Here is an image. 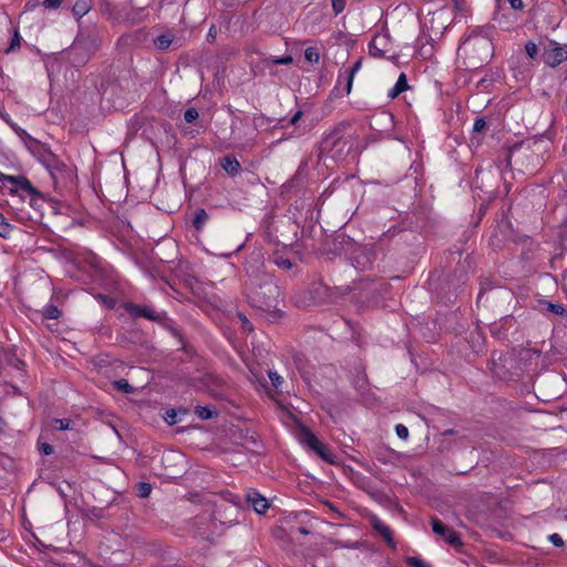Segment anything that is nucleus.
Segmentation results:
<instances>
[{"label":"nucleus","mask_w":567,"mask_h":567,"mask_svg":"<svg viewBox=\"0 0 567 567\" xmlns=\"http://www.w3.org/2000/svg\"><path fill=\"white\" fill-rule=\"evenodd\" d=\"M14 130H16L17 132H19V133H25V131H24V130H22V128H20V127H14Z\"/></svg>","instance_id":"obj_57"},{"label":"nucleus","mask_w":567,"mask_h":567,"mask_svg":"<svg viewBox=\"0 0 567 567\" xmlns=\"http://www.w3.org/2000/svg\"><path fill=\"white\" fill-rule=\"evenodd\" d=\"M287 254H292L293 257H286V261H285V265H286V270H290L292 268H297L298 265H297V259L299 261L302 260L301 256H300V252H299V246H295V247H291L289 250L286 248V255Z\"/></svg>","instance_id":"obj_19"},{"label":"nucleus","mask_w":567,"mask_h":567,"mask_svg":"<svg viewBox=\"0 0 567 567\" xmlns=\"http://www.w3.org/2000/svg\"><path fill=\"white\" fill-rule=\"evenodd\" d=\"M198 536H199V537H202V538H206V537H208V536H209V534H208V533H206V532H199V533H198Z\"/></svg>","instance_id":"obj_52"},{"label":"nucleus","mask_w":567,"mask_h":567,"mask_svg":"<svg viewBox=\"0 0 567 567\" xmlns=\"http://www.w3.org/2000/svg\"><path fill=\"white\" fill-rule=\"evenodd\" d=\"M288 417L295 422L290 427L293 437L306 449L318 455L327 463H334L333 453L303 424L297 421L293 414L286 409V426H288Z\"/></svg>","instance_id":"obj_2"},{"label":"nucleus","mask_w":567,"mask_h":567,"mask_svg":"<svg viewBox=\"0 0 567 567\" xmlns=\"http://www.w3.org/2000/svg\"><path fill=\"white\" fill-rule=\"evenodd\" d=\"M307 105L305 104L301 107H298L295 112L291 113V116L288 121H286V141L292 138H299L307 134L308 125L302 121V116L305 114V109Z\"/></svg>","instance_id":"obj_5"},{"label":"nucleus","mask_w":567,"mask_h":567,"mask_svg":"<svg viewBox=\"0 0 567 567\" xmlns=\"http://www.w3.org/2000/svg\"><path fill=\"white\" fill-rule=\"evenodd\" d=\"M307 167H308V164L306 162L301 163L299 165L295 176L289 181L288 185L286 184V188L287 187H289V188L297 187L300 184H302L305 182V179L307 178Z\"/></svg>","instance_id":"obj_17"},{"label":"nucleus","mask_w":567,"mask_h":567,"mask_svg":"<svg viewBox=\"0 0 567 567\" xmlns=\"http://www.w3.org/2000/svg\"><path fill=\"white\" fill-rule=\"evenodd\" d=\"M128 313L134 318H146L152 321H159L162 316L148 306L130 303L126 306Z\"/></svg>","instance_id":"obj_8"},{"label":"nucleus","mask_w":567,"mask_h":567,"mask_svg":"<svg viewBox=\"0 0 567 567\" xmlns=\"http://www.w3.org/2000/svg\"><path fill=\"white\" fill-rule=\"evenodd\" d=\"M20 42H21V38L19 35V32L16 30L14 31V34L10 41V45L8 47V49L6 50L7 53H11L13 51H16L17 49L20 48Z\"/></svg>","instance_id":"obj_32"},{"label":"nucleus","mask_w":567,"mask_h":567,"mask_svg":"<svg viewBox=\"0 0 567 567\" xmlns=\"http://www.w3.org/2000/svg\"><path fill=\"white\" fill-rule=\"evenodd\" d=\"M291 515H293V518H297V515L293 513H290L288 516H286V518L290 517Z\"/></svg>","instance_id":"obj_59"},{"label":"nucleus","mask_w":567,"mask_h":567,"mask_svg":"<svg viewBox=\"0 0 567 567\" xmlns=\"http://www.w3.org/2000/svg\"><path fill=\"white\" fill-rule=\"evenodd\" d=\"M13 230V226L9 224L6 217L0 213V237L9 238Z\"/></svg>","instance_id":"obj_24"},{"label":"nucleus","mask_w":567,"mask_h":567,"mask_svg":"<svg viewBox=\"0 0 567 567\" xmlns=\"http://www.w3.org/2000/svg\"><path fill=\"white\" fill-rule=\"evenodd\" d=\"M525 51H526V54H527L530 59H534V58L537 55L538 48H537V45H536L534 42L528 41V42L525 44Z\"/></svg>","instance_id":"obj_35"},{"label":"nucleus","mask_w":567,"mask_h":567,"mask_svg":"<svg viewBox=\"0 0 567 567\" xmlns=\"http://www.w3.org/2000/svg\"><path fill=\"white\" fill-rule=\"evenodd\" d=\"M61 2V0H43L42 4L45 9H58Z\"/></svg>","instance_id":"obj_41"},{"label":"nucleus","mask_w":567,"mask_h":567,"mask_svg":"<svg viewBox=\"0 0 567 567\" xmlns=\"http://www.w3.org/2000/svg\"><path fill=\"white\" fill-rule=\"evenodd\" d=\"M405 561L411 567H432L430 564H427L423 559H421L419 557H414V556L406 557Z\"/></svg>","instance_id":"obj_31"},{"label":"nucleus","mask_w":567,"mask_h":567,"mask_svg":"<svg viewBox=\"0 0 567 567\" xmlns=\"http://www.w3.org/2000/svg\"><path fill=\"white\" fill-rule=\"evenodd\" d=\"M221 167L230 175L235 176L240 171V164L234 156H225L221 159Z\"/></svg>","instance_id":"obj_18"},{"label":"nucleus","mask_w":567,"mask_h":567,"mask_svg":"<svg viewBox=\"0 0 567 567\" xmlns=\"http://www.w3.org/2000/svg\"><path fill=\"white\" fill-rule=\"evenodd\" d=\"M352 260L353 266L361 271L369 269L373 262L372 254L367 249L360 250Z\"/></svg>","instance_id":"obj_14"},{"label":"nucleus","mask_w":567,"mask_h":567,"mask_svg":"<svg viewBox=\"0 0 567 567\" xmlns=\"http://www.w3.org/2000/svg\"><path fill=\"white\" fill-rule=\"evenodd\" d=\"M274 262L279 267L284 266V256L276 251L274 256Z\"/></svg>","instance_id":"obj_47"},{"label":"nucleus","mask_w":567,"mask_h":567,"mask_svg":"<svg viewBox=\"0 0 567 567\" xmlns=\"http://www.w3.org/2000/svg\"><path fill=\"white\" fill-rule=\"evenodd\" d=\"M173 39L169 34H161L154 39V45L158 50H166L172 44Z\"/></svg>","instance_id":"obj_22"},{"label":"nucleus","mask_w":567,"mask_h":567,"mask_svg":"<svg viewBox=\"0 0 567 567\" xmlns=\"http://www.w3.org/2000/svg\"><path fill=\"white\" fill-rule=\"evenodd\" d=\"M198 118V111L194 107H189L185 111L184 113V120L187 122V123H193L194 121H196Z\"/></svg>","instance_id":"obj_34"},{"label":"nucleus","mask_w":567,"mask_h":567,"mask_svg":"<svg viewBox=\"0 0 567 567\" xmlns=\"http://www.w3.org/2000/svg\"><path fill=\"white\" fill-rule=\"evenodd\" d=\"M507 365H513L512 355H505L504 358H499V362L493 361L492 372L495 377L502 380H511L513 379V373H509L505 368Z\"/></svg>","instance_id":"obj_11"},{"label":"nucleus","mask_w":567,"mask_h":567,"mask_svg":"<svg viewBox=\"0 0 567 567\" xmlns=\"http://www.w3.org/2000/svg\"><path fill=\"white\" fill-rule=\"evenodd\" d=\"M350 92L344 91V76L343 71L340 70L337 79V83L334 87L332 89L331 94L336 97H342L344 95H348Z\"/></svg>","instance_id":"obj_20"},{"label":"nucleus","mask_w":567,"mask_h":567,"mask_svg":"<svg viewBox=\"0 0 567 567\" xmlns=\"http://www.w3.org/2000/svg\"><path fill=\"white\" fill-rule=\"evenodd\" d=\"M152 492V485L146 482H138L136 485V493L140 497L146 498Z\"/></svg>","instance_id":"obj_27"},{"label":"nucleus","mask_w":567,"mask_h":567,"mask_svg":"<svg viewBox=\"0 0 567 567\" xmlns=\"http://www.w3.org/2000/svg\"><path fill=\"white\" fill-rule=\"evenodd\" d=\"M395 433L402 440H406L409 437V430L403 424H396L395 425Z\"/></svg>","instance_id":"obj_37"},{"label":"nucleus","mask_w":567,"mask_h":567,"mask_svg":"<svg viewBox=\"0 0 567 567\" xmlns=\"http://www.w3.org/2000/svg\"><path fill=\"white\" fill-rule=\"evenodd\" d=\"M1 181L10 184V192L20 195L23 199L29 198L31 206L42 202V194L23 176L2 175Z\"/></svg>","instance_id":"obj_4"},{"label":"nucleus","mask_w":567,"mask_h":567,"mask_svg":"<svg viewBox=\"0 0 567 567\" xmlns=\"http://www.w3.org/2000/svg\"><path fill=\"white\" fill-rule=\"evenodd\" d=\"M45 169L55 183L64 182L66 178L71 177V171L58 157H54L52 165L45 167Z\"/></svg>","instance_id":"obj_10"},{"label":"nucleus","mask_w":567,"mask_h":567,"mask_svg":"<svg viewBox=\"0 0 567 567\" xmlns=\"http://www.w3.org/2000/svg\"><path fill=\"white\" fill-rule=\"evenodd\" d=\"M54 157L56 156L50 150H43L39 155V161L44 167H48L52 165Z\"/></svg>","instance_id":"obj_26"},{"label":"nucleus","mask_w":567,"mask_h":567,"mask_svg":"<svg viewBox=\"0 0 567 567\" xmlns=\"http://www.w3.org/2000/svg\"><path fill=\"white\" fill-rule=\"evenodd\" d=\"M431 525L433 533L443 537L447 544L454 547L462 545L460 535L453 528L443 524L439 518H432Z\"/></svg>","instance_id":"obj_7"},{"label":"nucleus","mask_w":567,"mask_h":567,"mask_svg":"<svg viewBox=\"0 0 567 567\" xmlns=\"http://www.w3.org/2000/svg\"><path fill=\"white\" fill-rule=\"evenodd\" d=\"M373 529L379 533L392 548H395L392 529L378 517L372 519Z\"/></svg>","instance_id":"obj_13"},{"label":"nucleus","mask_w":567,"mask_h":567,"mask_svg":"<svg viewBox=\"0 0 567 567\" xmlns=\"http://www.w3.org/2000/svg\"><path fill=\"white\" fill-rule=\"evenodd\" d=\"M507 2L514 10H523L524 9L523 0H507Z\"/></svg>","instance_id":"obj_44"},{"label":"nucleus","mask_w":567,"mask_h":567,"mask_svg":"<svg viewBox=\"0 0 567 567\" xmlns=\"http://www.w3.org/2000/svg\"><path fill=\"white\" fill-rule=\"evenodd\" d=\"M4 425L3 419L0 416V431H2V426Z\"/></svg>","instance_id":"obj_55"},{"label":"nucleus","mask_w":567,"mask_h":567,"mask_svg":"<svg viewBox=\"0 0 567 567\" xmlns=\"http://www.w3.org/2000/svg\"><path fill=\"white\" fill-rule=\"evenodd\" d=\"M113 386L126 394L133 393L134 388L125 379H120L113 382Z\"/></svg>","instance_id":"obj_25"},{"label":"nucleus","mask_w":567,"mask_h":567,"mask_svg":"<svg viewBox=\"0 0 567 567\" xmlns=\"http://www.w3.org/2000/svg\"><path fill=\"white\" fill-rule=\"evenodd\" d=\"M215 37H216V32H215V30H214V27H212V28L209 29V31H208L207 38H208V40H214V39H215Z\"/></svg>","instance_id":"obj_49"},{"label":"nucleus","mask_w":567,"mask_h":567,"mask_svg":"<svg viewBox=\"0 0 567 567\" xmlns=\"http://www.w3.org/2000/svg\"><path fill=\"white\" fill-rule=\"evenodd\" d=\"M74 11L76 14L83 16L87 12V9H86L85 4H83V6L75 4Z\"/></svg>","instance_id":"obj_48"},{"label":"nucleus","mask_w":567,"mask_h":567,"mask_svg":"<svg viewBox=\"0 0 567 567\" xmlns=\"http://www.w3.org/2000/svg\"><path fill=\"white\" fill-rule=\"evenodd\" d=\"M305 59L309 62V63H318L319 62V59H320V54H319V51L318 49L313 48V47H309L306 49L305 51Z\"/></svg>","instance_id":"obj_28"},{"label":"nucleus","mask_w":567,"mask_h":567,"mask_svg":"<svg viewBox=\"0 0 567 567\" xmlns=\"http://www.w3.org/2000/svg\"><path fill=\"white\" fill-rule=\"evenodd\" d=\"M269 379L271 381L270 385H262L265 393L280 408L284 409L282 401L277 393L279 385L281 384V375H279L275 371L268 372Z\"/></svg>","instance_id":"obj_9"},{"label":"nucleus","mask_w":567,"mask_h":567,"mask_svg":"<svg viewBox=\"0 0 567 567\" xmlns=\"http://www.w3.org/2000/svg\"><path fill=\"white\" fill-rule=\"evenodd\" d=\"M40 450L44 455H50L53 453V447L49 443H42Z\"/></svg>","instance_id":"obj_45"},{"label":"nucleus","mask_w":567,"mask_h":567,"mask_svg":"<svg viewBox=\"0 0 567 567\" xmlns=\"http://www.w3.org/2000/svg\"><path fill=\"white\" fill-rule=\"evenodd\" d=\"M55 424L59 430H68L70 429L71 421L69 419H56Z\"/></svg>","instance_id":"obj_42"},{"label":"nucleus","mask_w":567,"mask_h":567,"mask_svg":"<svg viewBox=\"0 0 567 567\" xmlns=\"http://www.w3.org/2000/svg\"><path fill=\"white\" fill-rule=\"evenodd\" d=\"M506 165H509L511 164V155L508 154L507 157H506Z\"/></svg>","instance_id":"obj_56"},{"label":"nucleus","mask_w":567,"mask_h":567,"mask_svg":"<svg viewBox=\"0 0 567 567\" xmlns=\"http://www.w3.org/2000/svg\"><path fill=\"white\" fill-rule=\"evenodd\" d=\"M274 63L276 64H284V56H279L276 60H274Z\"/></svg>","instance_id":"obj_51"},{"label":"nucleus","mask_w":567,"mask_h":567,"mask_svg":"<svg viewBox=\"0 0 567 567\" xmlns=\"http://www.w3.org/2000/svg\"><path fill=\"white\" fill-rule=\"evenodd\" d=\"M369 49L373 56H383V51L377 47V40L370 43Z\"/></svg>","instance_id":"obj_43"},{"label":"nucleus","mask_w":567,"mask_h":567,"mask_svg":"<svg viewBox=\"0 0 567 567\" xmlns=\"http://www.w3.org/2000/svg\"><path fill=\"white\" fill-rule=\"evenodd\" d=\"M297 530H298V533H300L302 535L309 534V530L306 527H299Z\"/></svg>","instance_id":"obj_50"},{"label":"nucleus","mask_w":567,"mask_h":567,"mask_svg":"<svg viewBox=\"0 0 567 567\" xmlns=\"http://www.w3.org/2000/svg\"><path fill=\"white\" fill-rule=\"evenodd\" d=\"M417 45H420V50H421V54L425 55V54H429L431 55L432 54V48H430L429 50H425V43L422 41L421 38L417 39Z\"/></svg>","instance_id":"obj_46"},{"label":"nucleus","mask_w":567,"mask_h":567,"mask_svg":"<svg viewBox=\"0 0 567 567\" xmlns=\"http://www.w3.org/2000/svg\"><path fill=\"white\" fill-rule=\"evenodd\" d=\"M361 68V61H357L351 68L343 69L344 91L351 92L355 73Z\"/></svg>","instance_id":"obj_16"},{"label":"nucleus","mask_w":567,"mask_h":567,"mask_svg":"<svg viewBox=\"0 0 567 567\" xmlns=\"http://www.w3.org/2000/svg\"><path fill=\"white\" fill-rule=\"evenodd\" d=\"M409 89L408 78L405 73H401L392 89L388 92V97L391 100L398 97L401 93Z\"/></svg>","instance_id":"obj_15"},{"label":"nucleus","mask_w":567,"mask_h":567,"mask_svg":"<svg viewBox=\"0 0 567 567\" xmlns=\"http://www.w3.org/2000/svg\"><path fill=\"white\" fill-rule=\"evenodd\" d=\"M546 309L555 315H565L566 310L561 303L546 302Z\"/></svg>","instance_id":"obj_33"},{"label":"nucleus","mask_w":567,"mask_h":567,"mask_svg":"<svg viewBox=\"0 0 567 567\" xmlns=\"http://www.w3.org/2000/svg\"><path fill=\"white\" fill-rule=\"evenodd\" d=\"M195 414L200 419V420H209L214 416L215 412L212 411L207 406H196L195 408Z\"/></svg>","instance_id":"obj_29"},{"label":"nucleus","mask_w":567,"mask_h":567,"mask_svg":"<svg viewBox=\"0 0 567 567\" xmlns=\"http://www.w3.org/2000/svg\"><path fill=\"white\" fill-rule=\"evenodd\" d=\"M484 297V293L483 292H480L478 296H477V302H481V300L483 299Z\"/></svg>","instance_id":"obj_54"},{"label":"nucleus","mask_w":567,"mask_h":567,"mask_svg":"<svg viewBox=\"0 0 567 567\" xmlns=\"http://www.w3.org/2000/svg\"><path fill=\"white\" fill-rule=\"evenodd\" d=\"M208 219V214L205 209L200 208L195 212L193 225L197 230H200Z\"/></svg>","instance_id":"obj_21"},{"label":"nucleus","mask_w":567,"mask_h":567,"mask_svg":"<svg viewBox=\"0 0 567 567\" xmlns=\"http://www.w3.org/2000/svg\"><path fill=\"white\" fill-rule=\"evenodd\" d=\"M351 148L348 136H344L340 130H334L327 134L321 141L320 154L334 161H341Z\"/></svg>","instance_id":"obj_3"},{"label":"nucleus","mask_w":567,"mask_h":567,"mask_svg":"<svg viewBox=\"0 0 567 567\" xmlns=\"http://www.w3.org/2000/svg\"><path fill=\"white\" fill-rule=\"evenodd\" d=\"M475 173H476V177H478V175L482 173V171L477 168V169L475 171Z\"/></svg>","instance_id":"obj_58"},{"label":"nucleus","mask_w":567,"mask_h":567,"mask_svg":"<svg viewBox=\"0 0 567 567\" xmlns=\"http://www.w3.org/2000/svg\"><path fill=\"white\" fill-rule=\"evenodd\" d=\"M458 51L466 55L470 65L478 68L491 60L493 43L488 37L474 31L462 41Z\"/></svg>","instance_id":"obj_1"},{"label":"nucleus","mask_w":567,"mask_h":567,"mask_svg":"<svg viewBox=\"0 0 567 567\" xmlns=\"http://www.w3.org/2000/svg\"><path fill=\"white\" fill-rule=\"evenodd\" d=\"M548 540L556 547H563L565 545L563 537L557 533L550 534Z\"/></svg>","instance_id":"obj_36"},{"label":"nucleus","mask_w":567,"mask_h":567,"mask_svg":"<svg viewBox=\"0 0 567 567\" xmlns=\"http://www.w3.org/2000/svg\"><path fill=\"white\" fill-rule=\"evenodd\" d=\"M486 126V121L483 117H477L473 124V132H482Z\"/></svg>","instance_id":"obj_40"},{"label":"nucleus","mask_w":567,"mask_h":567,"mask_svg":"<svg viewBox=\"0 0 567 567\" xmlns=\"http://www.w3.org/2000/svg\"><path fill=\"white\" fill-rule=\"evenodd\" d=\"M246 498L257 514H264L269 508L268 499L256 491H249Z\"/></svg>","instance_id":"obj_12"},{"label":"nucleus","mask_w":567,"mask_h":567,"mask_svg":"<svg viewBox=\"0 0 567 567\" xmlns=\"http://www.w3.org/2000/svg\"><path fill=\"white\" fill-rule=\"evenodd\" d=\"M237 317H238V320L240 321L241 329L245 332H252L254 331L252 323L248 320V318L244 313L239 312L237 315Z\"/></svg>","instance_id":"obj_30"},{"label":"nucleus","mask_w":567,"mask_h":567,"mask_svg":"<svg viewBox=\"0 0 567 567\" xmlns=\"http://www.w3.org/2000/svg\"><path fill=\"white\" fill-rule=\"evenodd\" d=\"M346 0H332V8L336 14L341 13L344 10Z\"/></svg>","instance_id":"obj_39"},{"label":"nucleus","mask_w":567,"mask_h":567,"mask_svg":"<svg viewBox=\"0 0 567 567\" xmlns=\"http://www.w3.org/2000/svg\"><path fill=\"white\" fill-rule=\"evenodd\" d=\"M292 62V58L290 55H286V65Z\"/></svg>","instance_id":"obj_53"},{"label":"nucleus","mask_w":567,"mask_h":567,"mask_svg":"<svg viewBox=\"0 0 567 567\" xmlns=\"http://www.w3.org/2000/svg\"><path fill=\"white\" fill-rule=\"evenodd\" d=\"M165 421L171 425L177 423V413L174 409L166 411Z\"/></svg>","instance_id":"obj_38"},{"label":"nucleus","mask_w":567,"mask_h":567,"mask_svg":"<svg viewBox=\"0 0 567 567\" xmlns=\"http://www.w3.org/2000/svg\"><path fill=\"white\" fill-rule=\"evenodd\" d=\"M42 315L45 319H59L61 316V311L54 305H47L42 310Z\"/></svg>","instance_id":"obj_23"},{"label":"nucleus","mask_w":567,"mask_h":567,"mask_svg":"<svg viewBox=\"0 0 567 567\" xmlns=\"http://www.w3.org/2000/svg\"><path fill=\"white\" fill-rule=\"evenodd\" d=\"M567 60V48L557 42H551L549 48L543 52V61L550 68H556Z\"/></svg>","instance_id":"obj_6"}]
</instances>
